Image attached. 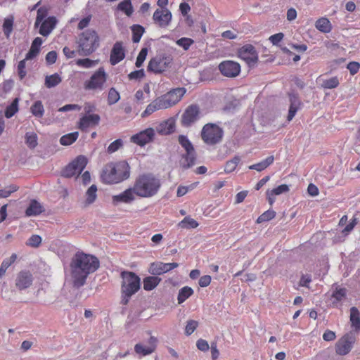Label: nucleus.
Returning a JSON list of instances; mask_svg holds the SVG:
<instances>
[{
  "label": "nucleus",
  "instance_id": "nucleus-1",
  "mask_svg": "<svg viewBox=\"0 0 360 360\" xmlns=\"http://www.w3.org/2000/svg\"><path fill=\"white\" fill-rule=\"evenodd\" d=\"M162 186L160 179L152 173H143L137 176L133 186L112 197L114 205L119 203L131 204L136 198H149L156 195Z\"/></svg>",
  "mask_w": 360,
  "mask_h": 360
},
{
  "label": "nucleus",
  "instance_id": "nucleus-2",
  "mask_svg": "<svg viewBox=\"0 0 360 360\" xmlns=\"http://www.w3.org/2000/svg\"><path fill=\"white\" fill-rule=\"evenodd\" d=\"M98 267L99 261L95 256L83 252H76L70 263L73 285L76 288L83 286L88 276Z\"/></svg>",
  "mask_w": 360,
  "mask_h": 360
},
{
  "label": "nucleus",
  "instance_id": "nucleus-3",
  "mask_svg": "<svg viewBox=\"0 0 360 360\" xmlns=\"http://www.w3.org/2000/svg\"><path fill=\"white\" fill-rule=\"evenodd\" d=\"M186 92L185 88L179 87L156 98L148 105L141 117H146L157 110L167 109L176 105L181 100Z\"/></svg>",
  "mask_w": 360,
  "mask_h": 360
},
{
  "label": "nucleus",
  "instance_id": "nucleus-4",
  "mask_svg": "<svg viewBox=\"0 0 360 360\" xmlns=\"http://www.w3.org/2000/svg\"><path fill=\"white\" fill-rule=\"evenodd\" d=\"M130 176V167L127 161L107 164L101 175V180L107 184L120 183Z\"/></svg>",
  "mask_w": 360,
  "mask_h": 360
},
{
  "label": "nucleus",
  "instance_id": "nucleus-5",
  "mask_svg": "<svg viewBox=\"0 0 360 360\" xmlns=\"http://www.w3.org/2000/svg\"><path fill=\"white\" fill-rule=\"evenodd\" d=\"M121 301L122 305H127L131 296L136 294L141 288V278L134 272L122 271L120 273Z\"/></svg>",
  "mask_w": 360,
  "mask_h": 360
},
{
  "label": "nucleus",
  "instance_id": "nucleus-6",
  "mask_svg": "<svg viewBox=\"0 0 360 360\" xmlns=\"http://www.w3.org/2000/svg\"><path fill=\"white\" fill-rule=\"evenodd\" d=\"M99 37L93 30H86L82 32L77 39L78 53L80 56H89L99 46Z\"/></svg>",
  "mask_w": 360,
  "mask_h": 360
},
{
  "label": "nucleus",
  "instance_id": "nucleus-7",
  "mask_svg": "<svg viewBox=\"0 0 360 360\" xmlns=\"http://www.w3.org/2000/svg\"><path fill=\"white\" fill-rule=\"evenodd\" d=\"M108 79L105 69L101 67L95 71L83 84L84 89L92 93H99L104 90Z\"/></svg>",
  "mask_w": 360,
  "mask_h": 360
},
{
  "label": "nucleus",
  "instance_id": "nucleus-8",
  "mask_svg": "<svg viewBox=\"0 0 360 360\" xmlns=\"http://www.w3.org/2000/svg\"><path fill=\"white\" fill-rule=\"evenodd\" d=\"M222 129L216 124L207 123L201 131V139L207 145H215L219 143L223 137Z\"/></svg>",
  "mask_w": 360,
  "mask_h": 360
},
{
  "label": "nucleus",
  "instance_id": "nucleus-9",
  "mask_svg": "<svg viewBox=\"0 0 360 360\" xmlns=\"http://www.w3.org/2000/svg\"><path fill=\"white\" fill-rule=\"evenodd\" d=\"M86 164L87 159L83 155H79L63 169L62 176L66 178L78 176L86 167Z\"/></svg>",
  "mask_w": 360,
  "mask_h": 360
},
{
  "label": "nucleus",
  "instance_id": "nucleus-10",
  "mask_svg": "<svg viewBox=\"0 0 360 360\" xmlns=\"http://www.w3.org/2000/svg\"><path fill=\"white\" fill-rule=\"evenodd\" d=\"M356 342V337L352 332L345 334L335 344V349L337 354L347 355L352 350Z\"/></svg>",
  "mask_w": 360,
  "mask_h": 360
},
{
  "label": "nucleus",
  "instance_id": "nucleus-11",
  "mask_svg": "<svg viewBox=\"0 0 360 360\" xmlns=\"http://www.w3.org/2000/svg\"><path fill=\"white\" fill-rule=\"evenodd\" d=\"M200 115V107L197 104L188 105L181 118V124L183 127H191L193 123L198 120Z\"/></svg>",
  "mask_w": 360,
  "mask_h": 360
},
{
  "label": "nucleus",
  "instance_id": "nucleus-12",
  "mask_svg": "<svg viewBox=\"0 0 360 360\" xmlns=\"http://www.w3.org/2000/svg\"><path fill=\"white\" fill-rule=\"evenodd\" d=\"M171 62L172 57L169 56H156L149 61L148 70L155 73H161L166 70Z\"/></svg>",
  "mask_w": 360,
  "mask_h": 360
},
{
  "label": "nucleus",
  "instance_id": "nucleus-13",
  "mask_svg": "<svg viewBox=\"0 0 360 360\" xmlns=\"http://www.w3.org/2000/svg\"><path fill=\"white\" fill-rule=\"evenodd\" d=\"M238 56L248 65H255L259 60L258 53L252 44H245L238 50Z\"/></svg>",
  "mask_w": 360,
  "mask_h": 360
},
{
  "label": "nucleus",
  "instance_id": "nucleus-14",
  "mask_svg": "<svg viewBox=\"0 0 360 360\" xmlns=\"http://www.w3.org/2000/svg\"><path fill=\"white\" fill-rule=\"evenodd\" d=\"M172 15L167 8H158L153 13V20L160 27H167L172 21Z\"/></svg>",
  "mask_w": 360,
  "mask_h": 360
},
{
  "label": "nucleus",
  "instance_id": "nucleus-15",
  "mask_svg": "<svg viewBox=\"0 0 360 360\" xmlns=\"http://www.w3.org/2000/svg\"><path fill=\"white\" fill-rule=\"evenodd\" d=\"M155 136V130L153 128H147L133 136H131V142L136 143L140 146H143L146 144L153 141Z\"/></svg>",
  "mask_w": 360,
  "mask_h": 360
},
{
  "label": "nucleus",
  "instance_id": "nucleus-16",
  "mask_svg": "<svg viewBox=\"0 0 360 360\" xmlns=\"http://www.w3.org/2000/svg\"><path fill=\"white\" fill-rule=\"evenodd\" d=\"M219 70L223 75L227 77H235L240 72V65L236 62L226 60L219 65Z\"/></svg>",
  "mask_w": 360,
  "mask_h": 360
},
{
  "label": "nucleus",
  "instance_id": "nucleus-17",
  "mask_svg": "<svg viewBox=\"0 0 360 360\" xmlns=\"http://www.w3.org/2000/svg\"><path fill=\"white\" fill-rule=\"evenodd\" d=\"M101 120L98 114H89L82 116L78 122V128L86 131L89 128H93L98 125Z\"/></svg>",
  "mask_w": 360,
  "mask_h": 360
},
{
  "label": "nucleus",
  "instance_id": "nucleus-18",
  "mask_svg": "<svg viewBox=\"0 0 360 360\" xmlns=\"http://www.w3.org/2000/svg\"><path fill=\"white\" fill-rule=\"evenodd\" d=\"M179 264L176 262L163 263L161 262H153L149 267V272L153 275H161L167 273L176 267Z\"/></svg>",
  "mask_w": 360,
  "mask_h": 360
},
{
  "label": "nucleus",
  "instance_id": "nucleus-19",
  "mask_svg": "<svg viewBox=\"0 0 360 360\" xmlns=\"http://www.w3.org/2000/svg\"><path fill=\"white\" fill-rule=\"evenodd\" d=\"M125 58V49L122 41H116L110 51V63L115 65Z\"/></svg>",
  "mask_w": 360,
  "mask_h": 360
},
{
  "label": "nucleus",
  "instance_id": "nucleus-20",
  "mask_svg": "<svg viewBox=\"0 0 360 360\" xmlns=\"http://www.w3.org/2000/svg\"><path fill=\"white\" fill-rule=\"evenodd\" d=\"M148 345L144 346L138 343L134 346V351L137 354L147 356L154 352L157 347L158 339L154 336H150L148 341Z\"/></svg>",
  "mask_w": 360,
  "mask_h": 360
},
{
  "label": "nucleus",
  "instance_id": "nucleus-21",
  "mask_svg": "<svg viewBox=\"0 0 360 360\" xmlns=\"http://www.w3.org/2000/svg\"><path fill=\"white\" fill-rule=\"evenodd\" d=\"M33 281L32 274L28 271H20L15 279V286L20 290L28 288Z\"/></svg>",
  "mask_w": 360,
  "mask_h": 360
},
{
  "label": "nucleus",
  "instance_id": "nucleus-22",
  "mask_svg": "<svg viewBox=\"0 0 360 360\" xmlns=\"http://www.w3.org/2000/svg\"><path fill=\"white\" fill-rule=\"evenodd\" d=\"M57 22L58 20L55 16H49L39 25V33L44 37L49 36L56 27Z\"/></svg>",
  "mask_w": 360,
  "mask_h": 360
},
{
  "label": "nucleus",
  "instance_id": "nucleus-23",
  "mask_svg": "<svg viewBox=\"0 0 360 360\" xmlns=\"http://www.w3.org/2000/svg\"><path fill=\"white\" fill-rule=\"evenodd\" d=\"M175 127V120L169 118L160 122L156 127V131L159 134L168 135L174 131Z\"/></svg>",
  "mask_w": 360,
  "mask_h": 360
},
{
  "label": "nucleus",
  "instance_id": "nucleus-24",
  "mask_svg": "<svg viewBox=\"0 0 360 360\" xmlns=\"http://www.w3.org/2000/svg\"><path fill=\"white\" fill-rule=\"evenodd\" d=\"M288 191L289 187L286 184H281L271 190H267L266 193V198L270 205H272L274 203L276 195L287 193Z\"/></svg>",
  "mask_w": 360,
  "mask_h": 360
},
{
  "label": "nucleus",
  "instance_id": "nucleus-25",
  "mask_svg": "<svg viewBox=\"0 0 360 360\" xmlns=\"http://www.w3.org/2000/svg\"><path fill=\"white\" fill-rule=\"evenodd\" d=\"M44 211L41 205L36 200H32L27 208L25 210L27 217L37 216Z\"/></svg>",
  "mask_w": 360,
  "mask_h": 360
},
{
  "label": "nucleus",
  "instance_id": "nucleus-26",
  "mask_svg": "<svg viewBox=\"0 0 360 360\" xmlns=\"http://www.w3.org/2000/svg\"><path fill=\"white\" fill-rule=\"evenodd\" d=\"M290 105L289 108L288 115L287 120L288 122L291 121L295 117L296 112L301 105V102L298 97L295 95H291L290 96Z\"/></svg>",
  "mask_w": 360,
  "mask_h": 360
},
{
  "label": "nucleus",
  "instance_id": "nucleus-27",
  "mask_svg": "<svg viewBox=\"0 0 360 360\" xmlns=\"http://www.w3.org/2000/svg\"><path fill=\"white\" fill-rule=\"evenodd\" d=\"M315 27L323 33H329L333 28L330 20L325 17L319 18L315 22Z\"/></svg>",
  "mask_w": 360,
  "mask_h": 360
},
{
  "label": "nucleus",
  "instance_id": "nucleus-28",
  "mask_svg": "<svg viewBox=\"0 0 360 360\" xmlns=\"http://www.w3.org/2000/svg\"><path fill=\"white\" fill-rule=\"evenodd\" d=\"M97 186L94 184L91 185L85 193V200L84 205L87 207L94 203L97 198Z\"/></svg>",
  "mask_w": 360,
  "mask_h": 360
},
{
  "label": "nucleus",
  "instance_id": "nucleus-29",
  "mask_svg": "<svg viewBox=\"0 0 360 360\" xmlns=\"http://www.w3.org/2000/svg\"><path fill=\"white\" fill-rule=\"evenodd\" d=\"M161 281V278L158 276H147L143 278V289L146 291H150L155 288Z\"/></svg>",
  "mask_w": 360,
  "mask_h": 360
},
{
  "label": "nucleus",
  "instance_id": "nucleus-30",
  "mask_svg": "<svg viewBox=\"0 0 360 360\" xmlns=\"http://www.w3.org/2000/svg\"><path fill=\"white\" fill-rule=\"evenodd\" d=\"M14 26V17L13 15H9L4 20L2 25V30L5 37L7 39L10 38V36L13 32Z\"/></svg>",
  "mask_w": 360,
  "mask_h": 360
},
{
  "label": "nucleus",
  "instance_id": "nucleus-31",
  "mask_svg": "<svg viewBox=\"0 0 360 360\" xmlns=\"http://www.w3.org/2000/svg\"><path fill=\"white\" fill-rule=\"evenodd\" d=\"M274 158L273 155L269 156L260 162L250 165L249 169L262 172L271 165L274 162Z\"/></svg>",
  "mask_w": 360,
  "mask_h": 360
},
{
  "label": "nucleus",
  "instance_id": "nucleus-32",
  "mask_svg": "<svg viewBox=\"0 0 360 360\" xmlns=\"http://www.w3.org/2000/svg\"><path fill=\"white\" fill-rule=\"evenodd\" d=\"M350 321L352 326L356 330H360V314L358 309L352 307L350 309Z\"/></svg>",
  "mask_w": 360,
  "mask_h": 360
},
{
  "label": "nucleus",
  "instance_id": "nucleus-33",
  "mask_svg": "<svg viewBox=\"0 0 360 360\" xmlns=\"http://www.w3.org/2000/svg\"><path fill=\"white\" fill-rule=\"evenodd\" d=\"M184 162H182L183 167L187 169L192 167L195 162L196 156L194 149L186 151V153L183 157Z\"/></svg>",
  "mask_w": 360,
  "mask_h": 360
},
{
  "label": "nucleus",
  "instance_id": "nucleus-34",
  "mask_svg": "<svg viewBox=\"0 0 360 360\" xmlns=\"http://www.w3.org/2000/svg\"><path fill=\"white\" fill-rule=\"evenodd\" d=\"M193 290L189 286H184L181 288L177 297L178 304H181L184 302L193 294Z\"/></svg>",
  "mask_w": 360,
  "mask_h": 360
},
{
  "label": "nucleus",
  "instance_id": "nucleus-35",
  "mask_svg": "<svg viewBox=\"0 0 360 360\" xmlns=\"http://www.w3.org/2000/svg\"><path fill=\"white\" fill-rule=\"evenodd\" d=\"M132 32V41L134 43H139L145 32V28L140 25H133L131 27Z\"/></svg>",
  "mask_w": 360,
  "mask_h": 360
},
{
  "label": "nucleus",
  "instance_id": "nucleus-36",
  "mask_svg": "<svg viewBox=\"0 0 360 360\" xmlns=\"http://www.w3.org/2000/svg\"><path fill=\"white\" fill-rule=\"evenodd\" d=\"M199 224L197 221L190 217H184L179 224V227L181 229H195L198 226Z\"/></svg>",
  "mask_w": 360,
  "mask_h": 360
},
{
  "label": "nucleus",
  "instance_id": "nucleus-37",
  "mask_svg": "<svg viewBox=\"0 0 360 360\" xmlns=\"http://www.w3.org/2000/svg\"><path fill=\"white\" fill-rule=\"evenodd\" d=\"M30 112L36 117H42L44 114V108L41 101H35L30 108Z\"/></svg>",
  "mask_w": 360,
  "mask_h": 360
},
{
  "label": "nucleus",
  "instance_id": "nucleus-38",
  "mask_svg": "<svg viewBox=\"0 0 360 360\" xmlns=\"http://www.w3.org/2000/svg\"><path fill=\"white\" fill-rule=\"evenodd\" d=\"M17 259V255L13 253L9 258L5 259L0 266V278L6 274L7 269L13 264Z\"/></svg>",
  "mask_w": 360,
  "mask_h": 360
},
{
  "label": "nucleus",
  "instance_id": "nucleus-39",
  "mask_svg": "<svg viewBox=\"0 0 360 360\" xmlns=\"http://www.w3.org/2000/svg\"><path fill=\"white\" fill-rule=\"evenodd\" d=\"M79 133L77 131L63 135L60 139V143L63 146H70L77 139Z\"/></svg>",
  "mask_w": 360,
  "mask_h": 360
},
{
  "label": "nucleus",
  "instance_id": "nucleus-40",
  "mask_svg": "<svg viewBox=\"0 0 360 360\" xmlns=\"http://www.w3.org/2000/svg\"><path fill=\"white\" fill-rule=\"evenodd\" d=\"M61 82V77L57 73L46 76L45 78V86L47 88H52Z\"/></svg>",
  "mask_w": 360,
  "mask_h": 360
},
{
  "label": "nucleus",
  "instance_id": "nucleus-41",
  "mask_svg": "<svg viewBox=\"0 0 360 360\" xmlns=\"http://www.w3.org/2000/svg\"><path fill=\"white\" fill-rule=\"evenodd\" d=\"M340 84V80L335 76L329 79H324L321 84V87L326 89H332L337 88Z\"/></svg>",
  "mask_w": 360,
  "mask_h": 360
},
{
  "label": "nucleus",
  "instance_id": "nucleus-42",
  "mask_svg": "<svg viewBox=\"0 0 360 360\" xmlns=\"http://www.w3.org/2000/svg\"><path fill=\"white\" fill-rule=\"evenodd\" d=\"M19 99L15 98L11 105H8L5 110V117L11 118L18 111Z\"/></svg>",
  "mask_w": 360,
  "mask_h": 360
},
{
  "label": "nucleus",
  "instance_id": "nucleus-43",
  "mask_svg": "<svg viewBox=\"0 0 360 360\" xmlns=\"http://www.w3.org/2000/svg\"><path fill=\"white\" fill-rule=\"evenodd\" d=\"M118 9L124 12L127 16H131L134 9L130 0H124L121 1L117 6Z\"/></svg>",
  "mask_w": 360,
  "mask_h": 360
},
{
  "label": "nucleus",
  "instance_id": "nucleus-44",
  "mask_svg": "<svg viewBox=\"0 0 360 360\" xmlns=\"http://www.w3.org/2000/svg\"><path fill=\"white\" fill-rule=\"evenodd\" d=\"M120 99V93L114 87H111L108 94V104L114 105Z\"/></svg>",
  "mask_w": 360,
  "mask_h": 360
},
{
  "label": "nucleus",
  "instance_id": "nucleus-45",
  "mask_svg": "<svg viewBox=\"0 0 360 360\" xmlns=\"http://www.w3.org/2000/svg\"><path fill=\"white\" fill-rule=\"evenodd\" d=\"M240 161L239 156H235L231 160L227 161L225 165L224 172L226 173H231L233 172Z\"/></svg>",
  "mask_w": 360,
  "mask_h": 360
},
{
  "label": "nucleus",
  "instance_id": "nucleus-46",
  "mask_svg": "<svg viewBox=\"0 0 360 360\" xmlns=\"http://www.w3.org/2000/svg\"><path fill=\"white\" fill-rule=\"evenodd\" d=\"M347 289L345 288L337 287L332 293L331 297L335 300V302H341L346 297Z\"/></svg>",
  "mask_w": 360,
  "mask_h": 360
},
{
  "label": "nucleus",
  "instance_id": "nucleus-47",
  "mask_svg": "<svg viewBox=\"0 0 360 360\" xmlns=\"http://www.w3.org/2000/svg\"><path fill=\"white\" fill-rule=\"evenodd\" d=\"M48 15V9L45 7H40L37 10L34 27H38L42 20H45Z\"/></svg>",
  "mask_w": 360,
  "mask_h": 360
},
{
  "label": "nucleus",
  "instance_id": "nucleus-48",
  "mask_svg": "<svg viewBox=\"0 0 360 360\" xmlns=\"http://www.w3.org/2000/svg\"><path fill=\"white\" fill-rule=\"evenodd\" d=\"M276 216V212L271 210H269L262 213L256 220L257 224H262L265 221H269L274 219Z\"/></svg>",
  "mask_w": 360,
  "mask_h": 360
},
{
  "label": "nucleus",
  "instance_id": "nucleus-49",
  "mask_svg": "<svg viewBox=\"0 0 360 360\" xmlns=\"http://www.w3.org/2000/svg\"><path fill=\"white\" fill-rule=\"evenodd\" d=\"M25 143L30 148H34L37 146V136L35 133H26Z\"/></svg>",
  "mask_w": 360,
  "mask_h": 360
},
{
  "label": "nucleus",
  "instance_id": "nucleus-50",
  "mask_svg": "<svg viewBox=\"0 0 360 360\" xmlns=\"http://www.w3.org/2000/svg\"><path fill=\"white\" fill-rule=\"evenodd\" d=\"M18 190L16 185H11L4 189L0 190V198H6L9 197L13 193Z\"/></svg>",
  "mask_w": 360,
  "mask_h": 360
},
{
  "label": "nucleus",
  "instance_id": "nucleus-51",
  "mask_svg": "<svg viewBox=\"0 0 360 360\" xmlns=\"http://www.w3.org/2000/svg\"><path fill=\"white\" fill-rule=\"evenodd\" d=\"M178 140L179 143L186 150V151L194 149L192 143H191V141H189L186 136L179 135Z\"/></svg>",
  "mask_w": 360,
  "mask_h": 360
},
{
  "label": "nucleus",
  "instance_id": "nucleus-52",
  "mask_svg": "<svg viewBox=\"0 0 360 360\" xmlns=\"http://www.w3.org/2000/svg\"><path fill=\"white\" fill-rule=\"evenodd\" d=\"M96 64V61L89 58L78 59L76 60V65L84 68H90Z\"/></svg>",
  "mask_w": 360,
  "mask_h": 360
},
{
  "label": "nucleus",
  "instance_id": "nucleus-53",
  "mask_svg": "<svg viewBox=\"0 0 360 360\" xmlns=\"http://www.w3.org/2000/svg\"><path fill=\"white\" fill-rule=\"evenodd\" d=\"M176 44L182 47L185 51L189 49L194 41L191 38L182 37L176 41Z\"/></svg>",
  "mask_w": 360,
  "mask_h": 360
},
{
  "label": "nucleus",
  "instance_id": "nucleus-54",
  "mask_svg": "<svg viewBox=\"0 0 360 360\" xmlns=\"http://www.w3.org/2000/svg\"><path fill=\"white\" fill-rule=\"evenodd\" d=\"M148 51V50L146 47L142 48L141 50L140 51V52L137 56L136 61V66L137 68H140L142 66L144 60L146 58Z\"/></svg>",
  "mask_w": 360,
  "mask_h": 360
},
{
  "label": "nucleus",
  "instance_id": "nucleus-55",
  "mask_svg": "<svg viewBox=\"0 0 360 360\" xmlns=\"http://www.w3.org/2000/svg\"><path fill=\"white\" fill-rule=\"evenodd\" d=\"M123 146V141L122 139H118L112 142L108 147L107 151L108 153H112L118 150Z\"/></svg>",
  "mask_w": 360,
  "mask_h": 360
},
{
  "label": "nucleus",
  "instance_id": "nucleus-56",
  "mask_svg": "<svg viewBox=\"0 0 360 360\" xmlns=\"http://www.w3.org/2000/svg\"><path fill=\"white\" fill-rule=\"evenodd\" d=\"M41 243V238L39 235H32L26 242V245L32 248H38Z\"/></svg>",
  "mask_w": 360,
  "mask_h": 360
},
{
  "label": "nucleus",
  "instance_id": "nucleus-57",
  "mask_svg": "<svg viewBox=\"0 0 360 360\" xmlns=\"http://www.w3.org/2000/svg\"><path fill=\"white\" fill-rule=\"evenodd\" d=\"M198 326V322L194 320H190L187 321L185 333L186 335H191Z\"/></svg>",
  "mask_w": 360,
  "mask_h": 360
},
{
  "label": "nucleus",
  "instance_id": "nucleus-58",
  "mask_svg": "<svg viewBox=\"0 0 360 360\" xmlns=\"http://www.w3.org/2000/svg\"><path fill=\"white\" fill-rule=\"evenodd\" d=\"M26 60H27L23 59L20 60L18 65V74L20 79L25 78L27 75V72L25 70Z\"/></svg>",
  "mask_w": 360,
  "mask_h": 360
},
{
  "label": "nucleus",
  "instance_id": "nucleus-59",
  "mask_svg": "<svg viewBox=\"0 0 360 360\" xmlns=\"http://www.w3.org/2000/svg\"><path fill=\"white\" fill-rule=\"evenodd\" d=\"M347 68L349 70L352 75H354L360 69V63L356 61L349 62L347 65Z\"/></svg>",
  "mask_w": 360,
  "mask_h": 360
},
{
  "label": "nucleus",
  "instance_id": "nucleus-60",
  "mask_svg": "<svg viewBox=\"0 0 360 360\" xmlns=\"http://www.w3.org/2000/svg\"><path fill=\"white\" fill-rule=\"evenodd\" d=\"M284 34L282 32H279L270 36L269 40L273 45L278 46V44L283 39Z\"/></svg>",
  "mask_w": 360,
  "mask_h": 360
},
{
  "label": "nucleus",
  "instance_id": "nucleus-61",
  "mask_svg": "<svg viewBox=\"0 0 360 360\" xmlns=\"http://www.w3.org/2000/svg\"><path fill=\"white\" fill-rule=\"evenodd\" d=\"M145 76L144 70L143 69L135 70L130 72L128 75L129 79H140Z\"/></svg>",
  "mask_w": 360,
  "mask_h": 360
},
{
  "label": "nucleus",
  "instance_id": "nucleus-62",
  "mask_svg": "<svg viewBox=\"0 0 360 360\" xmlns=\"http://www.w3.org/2000/svg\"><path fill=\"white\" fill-rule=\"evenodd\" d=\"M358 220L356 217H353L349 223L345 227V229L342 230V233L345 234H347L349 232H351L354 226L357 224Z\"/></svg>",
  "mask_w": 360,
  "mask_h": 360
},
{
  "label": "nucleus",
  "instance_id": "nucleus-63",
  "mask_svg": "<svg viewBox=\"0 0 360 360\" xmlns=\"http://www.w3.org/2000/svg\"><path fill=\"white\" fill-rule=\"evenodd\" d=\"M82 107L77 104H67L58 109L59 112H67L70 110H80Z\"/></svg>",
  "mask_w": 360,
  "mask_h": 360
},
{
  "label": "nucleus",
  "instance_id": "nucleus-64",
  "mask_svg": "<svg viewBox=\"0 0 360 360\" xmlns=\"http://www.w3.org/2000/svg\"><path fill=\"white\" fill-rule=\"evenodd\" d=\"M212 278L209 275H205L200 278L198 284L200 287L205 288L208 286L211 283Z\"/></svg>",
  "mask_w": 360,
  "mask_h": 360
}]
</instances>
